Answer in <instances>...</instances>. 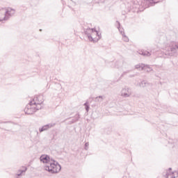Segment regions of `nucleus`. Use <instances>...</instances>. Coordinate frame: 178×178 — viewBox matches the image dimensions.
Segmentation results:
<instances>
[{
    "instance_id": "9d476101",
    "label": "nucleus",
    "mask_w": 178,
    "mask_h": 178,
    "mask_svg": "<svg viewBox=\"0 0 178 178\" xmlns=\"http://www.w3.org/2000/svg\"><path fill=\"white\" fill-rule=\"evenodd\" d=\"M102 101H104V97L102 96H98L95 99V102H102Z\"/></svg>"
},
{
    "instance_id": "f257e3e1",
    "label": "nucleus",
    "mask_w": 178,
    "mask_h": 178,
    "mask_svg": "<svg viewBox=\"0 0 178 178\" xmlns=\"http://www.w3.org/2000/svg\"><path fill=\"white\" fill-rule=\"evenodd\" d=\"M44 103V96L36 95L29 102L25 109L24 112L26 115H33L37 111L42 109V104Z\"/></svg>"
},
{
    "instance_id": "423d86ee",
    "label": "nucleus",
    "mask_w": 178,
    "mask_h": 178,
    "mask_svg": "<svg viewBox=\"0 0 178 178\" xmlns=\"http://www.w3.org/2000/svg\"><path fill=\"white\" fill-rule=\"evenodd\" d=\"M178 51V44H175L170 47L168 50V53H167L169 56H172L173 54H176Z\"/></svg>"
},
{
    "instance_id": "aec40b11",
    "label": "nucleus",
    "mask_w": 178,
    "mask_h": 178,
    "mask_svg": "<svg viewBox=\"0 0 178 178\" xmlns=\"http://www.w3.org/2000/svg\"><path fill=\"white\" fill-rule=\"evenodd\" d=\"M130 71H127V72H124L122 75L121 77H123L124 76V74H127V73H129Z\"/></svg>"
},
{
    "instance_id": "f03ea898",
    "label": "nucleus",
    "mask_w": 178,
    "mask_h": 178,
    "mask_svg": "<svg viewBox=\"0 0 178 178\" xmlns=\"http://www.w3.org/2000/svg\"><path fill=\"white\" fill-rule=\"evenodd\" d=\"M45 163H49V165H45V170L49 172V173H51V175L59 173L62 169L60 163L58 161H55V160L50 158L48 155H45Z\"/></svg>"
},
{
    "instance_id": "6e6552de",
    "label": "nucleus",
    "mask_w": 178,
    "mask_h": 178,
    "mask_svg": "<svg viewBox=\"0 0 178 178\" xmlns=\"http://www.w3.org/2000/svg\"><path fill=\"white\" fill-rule=\"evenodd\" d=\"M147 67V69H149V72H151L152 68L149 67V65H145V64H138L135 65V69H138V70H144V68Z\"/></svg>"
},
{
    "instance_id": "6ab92c4d",
    "label": "nucleus",
    "mask_w": 178,
    "mask_h": 178,
    "mask_svg": "<svg viewBox=\"0 0 178 178\" xmlns=\"http://www.w3.org/2000/svg\"><path fill=\"white\" fill-rule=\"evenodd\" d=\"M88 145H90V143H88V142L85 143V149H86V151H88Z\"/></svg>"
},
{
    "instance_id": "4468645a",
    "label": "nucleus",
    "mask_w": 178,
    "mask_h": 178,
    "mask_svg": "<svg viewBox=\"0 0 178 178\" xmlns=\"http://www.w3.org/2000/svg\"><path fill=\"white\" fill-rule=\"evenodd\" d=\"M27 170V167L24 168V170H19V173L17 174V176H22V173H24Z\"/></svg>"
},
{
    "instance_id": "dca6fc26",
    "label": "nucleus",
    "mask_w": 178,
    "mask_h": 178,
    "mask_svg": "<svg viewBox=\"0 0 178 178\" xmlns=\"http://www.w3.org/2000/svg\"><path fill=\"white\" fill-rule=\"evenodd\" d=\"M40 162H42L43 163H45V154H42L40 157Z\"/></svg>"
},
{
    "instance_id": "39448f33",
    "label": "nucleus",
    "mask_w": 178,
    "mask_h": 178,
    "mask_svg": "<svg viewBox=\"0 0 178 178\" xmlns=\"http://www.w3.org/2000/svg\"><path fill=\"white\" fill-rule=\"evenodd\" d=\"M131 94H133V92L129 88H124L121 91V95L124 98H129Z\"/></svg>"
},
{
    "instance_id": "a211bd4d",
    "label": "nucleus",
    "mask_w": 178,
    "mask_h": 178,
    "mask_svg": "<svg viewBox=\"0 0 178 178\" xmlns=\"http://www.w3.org/2000/svg\"><path fill=\"white\" fill-rule=\"evenodd\" d=\"M39 131L42 133V131H45V126H42V127L39 128Z\"/></svg>"
},
{
    "instance_id": "ddd939ff",
    "label": "nucleus",
    "mask_w": 178,
    "mask_h": 178,
    "mask_svg": "<svg viewBox=\"0 0 178 178\" xmlns=\"http://www.w3.org/2000/svg\"><path fill=\"white\" fill-rule=\"evenodd\" d=\"M83 105L85 106L86 112H88V111H90V106L88 105V102H86Z\"/></svg>"
},
{
    "instance_id": "9b49d317",
    "label": "nucleus",
    "mask_w": 178,
    "mask_h": 178,
    "mask_svg": "<svg viewBox=\"0 0 178 178\" xmlns=\"http://www.w3.org/2000/svg\"><path fill=\"white\" fill-rule=\"evenodd\" d=\"M140 55H143V56H151V53L149 51H140Z\"/></svg>"
},
{
    "instance_id": "0eeeda50",
    "label": "nucleus",
    "mask_w": 178,
    "mask_h": 178,
    "mask_svg": "<svg viewBox=\"0 0 178 178\" xmlns=\"http://www.w3.org/2000/svg\"><path fill=\"white\" fill-rule=\"evenodd\" d=\"M117 23H118V29L119 30V31H120V33L122 35V40L123 41H124L125 42H129V38L127 36H126V35L124 34V31H120V22H117Z\"/></svg>"
},
{
    "instance_id": "f3484780",
    "label": "nucleus",
    "mask_w": 178,
    "mask_h": 178,
    "mask_svg": "<svg viewBox=\"0 0 178 178\" xmlns=\"http://www.w3.org/2000/svg\"><path fill=\"white\" fill-rule=\"evenodd\" d=\"M148 83L145 81H143L140 83V87H147V85Z\"/></svg>"
},
{
    "instance_id": "7ed1b4c3",
    "label": "nucleus",
    "mask_w": 178,
    "mask_h": 178,
    "mask_svg": "<svg viewBox=\"0 0 178 178\" xmlns=\"http://www.w3.org/2000/svg\"><path fill=\"white\" fill-rule=\"evenodd\" d=\"M16 13V10L11 8H0V22L5 23L8 19H10L13 15Z\"/></svg>"
},
{
    "instance_id": "412c9836",
    "label": "nucleus",
    "mask_w": 178,
    "mask_h": 178,
    "mask_svg": "<svg viewBox=\"0 0 178 178\" xmlns=\"http://www.w3.org/2000/svg\"><path fill=\"white\" fill-rule=\"evenodd\" d=\"M121 1H123V0H121Z\"/></svg>"
},
{
    "instance_id": "20e7f679",
    "label": "nucleus",
    "mask_w": 178,
    "mask_h": 178,
    "mask_svg": "<svg viewBox=\"0 0 178 178\" xmlns=\"http://www.w3.org/2000/svg\"><path fill=\"white\" fill-rule=\"evenodd\" d=\"M85 34L87 35L90 41H94V39L92 38V35H94V34H95L96 35H98V31H97L95 29L89 28L85 30Z\"/></svg>"
},
{
    "instance_id": "f8f14e48",
    "label": "nucleus",
    "mask_w": 178,
    "mask_h": 178,
    "mask_svg": "<svg viewBox=\"0 0 178 178\" xmlns=\"http://www.w3.org/2000/svg\"><path fill=\"white\" fill-rule=\"evenodd\" d=\"M80 119V115L76 114L74 116V119L72 120V123H75V122H77Z\"/></svg>"
},
{
    "instance_id": "2eb2a0df",
    "label": "nucleus",
    "mask_w": 178,
    "mask_h": 178,
    "mask_svg": "<svg viewBox=\"0 0 178 178\" xmlns=\"http://www.w3.org/2000/svg\"><path fill=\"white\" fill-rule=\"evenodd\" d=\"M55 126V124H48L45 125V130H47V129H51V127H54Z\"/></svg>"
},
{
    "instance_id": "1a4fd4ad",
    "label": "nucleus",
    "mask_w": 178,
    "mask_h": 178,
    "mask_svg": "<svg viewBox=\"0 0 178 178\" xmlns=\"http://www.w3.org/2000/svg\"><path fill=\"white\" fill-rule=\"evenodd\" d=\"M170 170H172V168H169V172H167L166 176L167 178H176L178 176V172L177 171L171 172Z\"/></svg>"
}]
</instances>
